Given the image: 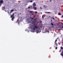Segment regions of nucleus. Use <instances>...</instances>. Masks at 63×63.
I'll return each instance as SVG.
<instances>
[{"instance_id": "10", "label": "nucleus", "mask_w": 63, "mask_h": 63, "mask_svg": "<svg viewBox=\"0 0 63 63\" xmlns=\"http://www.w3.org/2000/svg\"><path fill=\"white\" fill-rule=\"evenodd\" d=\"M44 15H43L42 16V18H43V19L44 18Z\"/></svg>"}, {"instance_id": "24", "label": "nucleus", "mask_w": 63, "mask_h": 63, "mask_svg": "<svg viewBox=\"0 0 63 63\" xmlns=\"http://www.w3.org/2000/svg\"><path fill=\"white\" fill-rule=\"evenodd\" d=\"M57 40H56L55 42H57Z\"/></svg>"}, {"instance_id": "16", "label": "nucleus", "mask_w": 63, "mask_h": 63, "mask_svg": "<svg viewBox=\"0 0 63 63\" xmlns=\"http://www.w3.org/2000/svg\"><path fill=\"white\" fill-rule=\"evenodd\" d=\"M55 49H57V46H56Z\"/></svg>"}, {"instance_id": "27", "label": "nucleus", "mask_w": 63, "mask_h": 63, "mask_svg": "<svg viewBox=\"0 0 63 63\" xmlns=\"http://www.w3.org/2000/svg\"><path fill=\"white\" fill-rule=\"evenodd\" d=\"M49 30H50L51 29H50V28H49Z\"/></svg>"}, {"instance_id": "30", "label": "nucleus", "mask_w": 63, "mask_h": 63, "mask_svg": "<svg viewBox=\"0 0 63 63\" xmlns=\"http://www.w3.org/2000/svg\"><path fill=\"white\" fill-rule=\"evenodd\" d=\"M40 9H42V7H40Z\"/></svg>"}, {"instance_id": "37", "label": "nucleus", "mask_w": 63, "mask_h": 63, "mask_svg": "<svg viewBox=\"0 0 63 63\" xmlns=\"http://www.w3.org/2000/svg\"><path fill=\"white\" fill-rule=\"evenodd\" d=\"M8 14H9V12H8Z\"/></svg>"}, {"instance_id": "38", "label": "nucleus", "mask_w": 63, "mask_h": 63, "mask_svg": "<svg viewBox=\"0 0 63 63\" xmlns=\"http://www.w3.org/2000/svg\"><path fill=\"white\" fill-rule=\"evenodd\" d=\"M39 30L40 31L41 30L40 29H39Z\"/></svg>"}, {"instance_id": "11", "label": "nucleus", "mask_w": 63, "mask_h": 63, "mask_svg": "<svg viewBox=\"0 0 63 63\" xmlns=\"http://www.w3.org/2000/svg\"><path fill=\"white\" fill-rule=\"evenodd\" d=\"M36 32H39V30H36Z\"/></svg>"}, {"instance_id": "39", "label": "nucleus", "mask_w": 63, "mask_h": 63, "mask_svg": "<svg viewBox=\"0 0 63 63\" xmlns=\"http://www.w3.org/2000/svg\"><path fill=\"white\" fill-rule=\"evenodd\" d=\"M51 21H52V20H51Z\"/></svg>"}, {"instance_id": "3", "label": "nucleus", "mask_w": 63, "mask_h": 63, "mask_svg": "<svg viewBox=\"0 0 63 63\" xmlns=\"http://www.w3.org/2000/svg\"><path fill=\"white\" fill-rule=\"evenodd\" d=\"M27 22H28L29 23H30L31 22L30 21V19L29 18H28L27 19Z\"/></svg>"}, {"instance_id": "1", "label": "nucleus", "mask_w": 63, "mask_h": 63, "mask_svg": "<svg viewBox=\"0 0 63 63\" xmlns=\"http://www.w3.org/2000/svg\"><path fill=\"white\" fill-rule=\"evenodd\" d=\"M39 27V26H38V25H35L33 27H31L30 28H31V30H36L37 29H38Z\"/></svg>"}, {"instance_id": "40", "label": "nucleus", "mask_w": 63, "mask_h": 63, "mask_svg": "<svg viewBox=\"0 0 63 63\" xmlns=\"http://www.w3.org/2000/svg\"><path fill=\"white\" fill-rule=\"evenodd\" d=\"M57 39H58V38H57Z\"/></svg>"}, {"instance_id": "31", "label": "nucleus", "mask_w": 63, "mask_h": 63, "mask_svg": "<svg viewBox=\"0 0 63 63\" xmlns=\"http://www.w3.org/2000/svg\"><path fill=\"white\" fill-rule=\"evenodd\" d=\"M30 7H28V9H30Z\"/></svg>"}, {"instance_id": "36", "label": "nucleus", "mask_w": 63, "mask_h": 63, "mask_svg": "<svg viewBox=\"0 0 63 63\" xmlns=\"http://www.w3.org/2000/svg\"><path fill=\"white\" fill-rule=\"evenodd\" d=\"M46 32H47V31H46Z\"/></svg>"}, {"instance_id": "4", "label": "nucleus", "mask_w": 63, "mask_h": 63, "mask_svg": "<svg viewBox=\"0 0 63 63\" xmlns=\"http://www.w3.org/2000/svg\"><path fill=\"white\" fill-rule=\"evenodd\" d=\"M55 44H55V45L56 46H58V44H57V43H56L55 42H54Z\"/></svg>"}, {"instance_id": "12", "label": "nucleus", "mask_w": 63, "mask_h": 63, "mask_svg": "<svg viewBox=\"0 0 63 63\" xmlns=\"http://www.w3.org/2000/svg\"><path fill=\"white\" fill-rule=\"evenodd\" d=\"M61 49H63V47H61Z\"/></svg>"}, {"instance_id": "5", "label": "nucleus", "mask_w": 63, "mask_h": 63, "mask_svg": "<svg viewBox=\"0 0 63 63\" xmlns=\"http://www.w3.org/2000/svg\"><path fill=\"white\" fill-rule=\"evenodd\" d=\"M3 0H1L0 1V3H3Z\"/></svg>"}, {"instance_id": "15", "label": "nucleus", "mask_w": 63, "mask_h": 63, "mask_svg": "<svg viewBox=\"0 0 63 63\" xmlns=\"http://www.w3.org/2000/svg\"><path fill=\"white\" fill-rule=\"evenodd\" d=\"M51 24L52 26H53V24L52 23H51Z\"/></svg>"}, {"instance_id": "44", "label": "nucleus", "mask_w": 63, "mask_h": 63, "mask_svg": "<svg viewBox=\"0 0 63 63\" xmlns=\"http://www.w3.org/2000/svg\"><path fill=\"white\" fill-rule=\"evenodd\" d=\"M30 15H31V14H30Z\"/></svg>"}, {"instance_id": "25", "label": "nucleus", "mask_w": 63, "mask_h": 63, "mask_svg": "<svg viewBox=\"0 0 63 63\" xmlns=\"http://www.w3.org/2000/svg\"><path fill=\"white\" fill-rule=\"evenodd\" d=\"M40 22V23H42V21H41Z\"/></svg>"}, {"instance_id": "13", "label": "nucleus", "mask_w": 63, "mask_h": 63, "mask_svg": "<svg viewBox=\"0 0 63 63\" xmlns=\"http://www.w3.org/2000/svg\"><path fill=\"white\" fill-rule=\"evenodd\" d=\"M13 11H14V10H11L10 11V12H13Z\"/></svg>"}, {"instance_id": "23", "label": "nucleus", "mask_w": 63, "mask_h": 63, "mask_svg": "<svg viewBox=\"0 0 63 63\" xmlns=\"http://www.w3.org/2000/svg\"><path fill=\"white\" fill-rule=\"evenodd\" d=\"M47 13H48V14H49V13H50V12H47Z\"/></svg>"}, {"instance_id": "29", "label": "nucleus", "mask_w": 63, "mask_h": 63, "mask_svg": "<svg viewBox=\"0 0 63 63\" xmlns=\"http://www.w3.org/2000/svg\"><path fill=\"white\" fill-rule=\"evenodd\" d=\"M32 15H34V14H33V13H32Z\"/></svg>"}, {"instance_id": "32", "label": "nucleus", "mask_w": 63, "mask_h": 63, "mask_svg": "<svg viewBox=\"0 0 63 63\" xmlns=\"http://www.w3.org/2000/svg\"><path fill=\"white\" fill-rule=\"evenodd\" d=\"M45 13H46V14H47V12H45Z\"/></svg>"}, {"instance_id": "18", "label": "nucleus", "mask_w": 63, "mask_h": 63, "mask_svg": "<svg viewBox=\"0 0 63 63\" xmlns=\"http://www.w3.org/2000/svg\"><path fill=\"white\" fill-rule=\"evenodd\" d=\"M31 13H32V12L31 11H29Z\"/></svg>"}, {"instance_id": "33", "label": "nucleus", "mask_w": 63, "mask_h": 63, "mask_svg": "<svg viewBox=\"0 0 63 63\" xmlns=\"http://www.w3.org/2000/svg\"><path fill=\"white\" fill-rule=\"evenodd\" d=\"M49 1L50 2H51V0H50Z\"/></svg>"}, {"instance_id": "26", "label": "nucleus", "mask_w": 63, "mask_h": 63, "mask_svg": "<svg viewBox=\"0 0 63 63\" xmlns=\"http://www.w3.org/2000/svg\"><path fill=\"white\" fill-rule=\"evenodd\" d=\"M30 2H31V3L32 2V1L31 0V1H30Z\"/></svg>"}, {"instance_id": "21", "label": "nucleus", "mask_w": 63, "mask_h": 63, "mask_svg": "<svg viewBox=\"0 0 63 63\" xmlns=\"http://www.w3.org/2000/svg\"><path fill=\"white\" fill-rule=\"evenodd\" d=\"M34 20H36V19H33Z\"/></svg>"}, {"instance_id": "8", "label": "nucleus", "mask_w": 63, "mask_h": 63, "mask_svg": "<svg viewBox=\"0 0 63 63\" xmlns=\"http://www.w3.org/2000/svg\"><path fill=\"white\" fill-rule=\"evenodd\" d=\"M14 16V13H13V15H12L11 16V17H12L13 16Z\"/></svg>"}, {"instance_id": "19", "label": "nucleus", "mask_w": 63, "mask_h": 63, "mask_svg": "<svg viewBox=\"0 0 63 63\" xmlns=\"http://www.w3.org/2000/svg\"><path fill=\"white\" fill-rule=\"evenodd\" d=\"M35 14H37V11H35Z\"/></svg>"}, {"instance_id": "20", "label": "nucleus", "mask_w": 63, "mask_h": 63, "mask_svg": "<svg viewBox=\"0 0 63 63\" xmlns=\"http://www.w3.org/2000/svg\"><path fill=\"white\" fill-rule=\"evenodd\" d=\"M58 14H59V15H61V13H59Z\"/></svg>"}, {"instance_id": "14", "label": "nucleus", "mask_w": 63, "mask_h": 63, "mask_svg": "<svg viewBox=\"0 0 63 63\" xmlns=\"http://www.w3.org/2000/svg\"><path fill=\"white\" fill-rule=\"evenodd\" d=\"M12 21H13V20H14V18L13 17H12Z\"/></svg>"}, {"instance_id": "6", "label": "nucleus", "mask_w": 63, "mask_h": 63, "mask_svg": "<svg viewBox=\"0 0 63 63\" xmlns=\"http://www.w3.org/2000/svg\"><path fill=\"white\" fill-rule=\"evenodd\" d=\"M33 5L34 6H36V4H35V3H34L33 4Z\"/></svg>"}, {"instance_id": "43", "label": "nucleus", "mask_w": 63, "mask_h": 63, "mask_svg": "<svg viewBox=\"0 0 63 63\" xmlns=\"http://www.w3.org/2000/svg\"><path fill=\"white\" fill-rule=\"evenodd\" d=\"M49 17H50V16H49Z\"/></svg>"}, {"instance_id": "7", "label": "nucleus", "mask_w": 63, "mask_h": 63, "mask_svg": "<svg viewBox=\"0 0 63 63\" xmlns=\"http://www.w3.org/2000/svg\"><path fill=\"white\" fill-rule=\"evenodd\" d=\"M33 8H34V10H36L37 9V8H36V7H33Z\"/></svg>"}, {"instance_id": "9", "label": "nucleus", "mask_w": 63, "mask_h": 63, "mask_svg": "<svg viewBox=\"0 0 63 63\" xmlns=\"http://www.w3.org/2000/svg\"><path fill=\"white\" fill-rule=\"evenodd\" d=\"M30 19H34V18L32 17H30Z\"/></svg>"}, {"instance_id": "41", "label": "nucleus", "mask_w": 63, "mask_h": 63, "mask_svg": "<svg viewBox=\"0 0 63 63\" xmlns=\"http://www.w3.org/2000/svg\"><path fill=\"white\" fill-rule=\"evenodd\" d=\"M41 14H42V13H41Z\"/></svg>"}, {"instance_id": "28", "label": "nucleus", "mask_w": 63, "mask_h": 63, "mask_svg": "<svg viewBox=\"0 0 63 63\" xmlns=\"http://www.w3.org/2000/svg\"><path fill=\"white\" fill-rule=\"evenodd\" d=\"M46 5H44V8H45V7H46Z\"/></svg>"}, {"instance_id": "22", "label": "nucleus", "mask_w": 63, "mask_h": 63, "mask_svg": "<svg viewBox=\"0 0 63 63\" xmlns=\"http://www.w3.org/2000/svg\"><path fill=\"white\" fill-rule=\"evenodd\" d=\"M52 18L53 19H54V20H55V18L54 17H53Z\"/></svg>"}, {"instance_id": "42", "label": "nucleus", "mask_w": 63, "mask_h": 63, "mask_svg": "<svg viewBox=\"0 0 63 63\" xmlns=\"http://www.w3.org/2000/svg\"><path fill=\"white\" fill-rule=\"evenodd\" d=\"M52 28L53 27V26H52Z\"/></svg>"}, {"instance_id": "2", "label": "nucleus", "mask_w": 63, "mask_h": 63, "mask_svg": "<svg viewBox=\"0 0 63 63\" xmlns=\"http://www.w3.org/2000/svg\"><path fill=\"white\" fill-rule=\"evenodd\" d=\"M31 21H32V24H34V23H35L36 22H37V21H32V20L31 19Z\"/></svg>"}, {"instance_id": "34", "label": "nucleus", "mask_w": 63, "mask_h": 63, "mask_svg": "<svg viewBox=\"0 0 63 63\" xmlns=\"http://www.w3.org/2000/svg\"><path fill=\"white\" fill-rule=\"evenodd\" d=\"M63 17V15L62 16V17Z\"/></svg>"}, {"instance_id": "35", "label": "nucleus", "mask_w": 63, "mask_h": 63, "mask_svg": "<svg viewBox=\"0 0 63 63\" xmlns=\"http://www.w3.org/2000/svg\"><path fill=\"white\" fill-rule=\"evenodd\" d=\"M13 17V18H14L15 17V16H14Z\"/></svg>"}, {"instance_id": "17", "label": "nucleus", "mask_w": 63, "mask_h": 63, "mask_svg": "<svg viewBox=\"0 0 63 63\" xmlns=\"http://www.w3.org/2000/svg\"><path fill=\"white\" fill-rule=\"evenodd\" d=\"M62 30V29H58V31H59V30Z\"/></svg>"}]
</instances>
